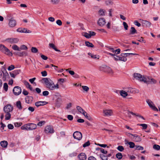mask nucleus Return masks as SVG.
I'll return each instance as SVG.
<instances>
[{
    "instance_id": "obj_1",
    "label": "nucleus",
    "mask_w": 160,
    "mask_h": 160,
    "mask_svg": "<svg viewBox=\"0 0 160 160\" xmlns=\"http://www.w3.org/2000/svg\"><path fill=\"white\" fill-rule=\"evenodd\" d=\"M42 80L45 83L47 88L50 90H54V83L50 79L44 78Z\"/></svg>"
},
{
    "instance_id": "obj_2",
    "label": "nucleus",
    "mask_w": 160,
    "mask_h": 160,
    "mask_svg": "<svg viewBox=\"0 0 160 160\" xmlns=\"http://www.w3.org/2000/svg\"><path fill=\"white\" fill-rule=\"evenodd\" d=\"M0 50L2 52L8 55H11V56L12 55V54L10 52V50L4 45L0 44Z\"/></svg>"
},
{
    "instance_id": "obj_3",
    "label": "nucleus",
    "mask_w": 160,
    "mask_h": 160,
    "mask_svg": "<svg viewBox=\"0 0 160 160\" xmlns=\"http://www.w3.org/2000/svg\"><path fill=\"white\" fill-rule=\"evenodd\" d=\"M133 77L135 79L140 81L146 82V78L144 76H142L140 73H135L133 74Z\"/></svg>"
},
{
    "instance_id": "obj_4",
    "label": "nucleus",
    "mask_w": 160,
    "mask_h": 160,
    "mask_svg": "<svg viewBox=\"0 0 160 160\" xmlns=\"http://www.w3.org/2000/svg\"><path fill=\"white\" fill-rule=\"evenodd\" d=\"M54 130L50 125H48L45 127L44 132L47 134H52L54 132Z\"/></svg>"
},
{
    "instance_id": "obj_5",
    "label": "nucleus",
    "mask_w": 160,
    "mask_h": 160,
    "mask_svg": "<svg viewBox=\"0 0 160 160\" xmlns=\"http://www.w3.org/2000/svg\"><path fill=\"white\" fill-rule=\"evenodd\" d=\"M128 134L129 135L128 136L129 137L132 138L135 142H139L141 141V138L137 134H133L130 133H128Z\"/></svg>"
},
{
    "instance_id": "obj_6",
    "label": "nucleus",
    "mask_w": 160,
    "mask_h": 160,
    "mask_svg": "<svg viewBox=\"0 0 160 160\" xmlns=\"http://www.w3.org/2000/svg\"><path fill=\"white\" fill-rule=\"evenodd\" d=\"M22 92V89L20 87L17 86L15 87L13 89V92L15 95H18L21 94Z\"/></svg>"
},
{
    "instance_id": "obj_7",
    "label": "nucleus",
    "mask_w": 160,
    "mask_h": 160,
    "mask_svg": "<svg viewBox=\"0 0 160 160\" xmlns=\"http://www.w3.org/2000/svg\"><path fill=\"white\" fill-rule=\"evenodd\" d=\"M73 136L74 139L78 140H80L82 138V133L78 131L74 132L73 133Z\"/></svg>"
},
{
    "instance_id": "obj_8",
    "label": "nucleus",
    "mask_w": 160,
    "mask_h": 160,
    "mask_svg": "<svg viewBox=\"0 0 160 160\" xmlns=\"http://www.w3.org/2000/svg\"><path fill=\"white\" fill-rule=\"evenodd\" d=\"M5 41L11 44L17 43L19 41V39L17 38H9L6 39Z\"/></svg>"
},
{
    "instance_id": "obj_9",
    "label": "nucleus",
    "mask_w": 160,
    "mask_h": 160,
    "mask_svg": "<svg viewBox=\"0 0 160 160\" xmlns=\"http://www.w3.org/2000/svg\"><path fill=\"white\" fill-rule=\"evenodd\" d=\"M149 106V107L154 111H158V109L154 105L153 102L150 100L147 99L146 100Z\"/></svg>"
},
{
    "instance_id": "obj_10",
    "label": "nucleus",
    "mask_w": 160,
    "mask_h": 160,
    "mask_svg": "<svg viewBox=\"0 0 160 160\" xmlns=\"http://www.w3.org/2000/svg\"><path fill=\"white\" fill-rule=\"evenodd\" d=\"M12 107L9 104L5 106L3 108V110L5 112H10L12 111Z\"/></svg>"
},
{
    "instance_id": "obj_11",
    "label": "nucleus",
    "mask_w": 160,
    "mask_h": 160,
    "mask_svg": "<svg viewBox=\"0 0 160 160\" xmlns=\"http://www.w3.org/2000/svg\"><path fill=\"white\" fill-rule=\"evenodd\" d=\"M146 82H144L145 83L151 84H154L157 83V81L155 79L152 78H148V79L146 78Z\"/></svg>"
},
{
    "instance_id": "obj_12",
    "label": "nucleus",
    "mask_w": 160,
    "mask_h": 160,
    "mask_svg": "<svg viewBox=\"0 0 160 160\" xmlns=\"http://www.w3.org/2000/svg\"><path fill=\"white\" fill-rule=\"evenodd\" d=\"M16 25V22L15 20L13 19H11L9 20L8 22V25L9 27L11 28L14 27Z\"/></svg>"
},
{
    "instance_id": "obj_13",
    "label": "nucleus",
    "mask_w": 160,
    "mask_h": 160,
    "mask_svg": "<svg viewBox=\"0 0 160 160\" xmlns=\"http://www.w3.org/2000/svg\"><path fill=\"white\" fill-rule=\"evenodd\" d=\"M114 59L116 61H121L123 62H126L127 60V58L126 57H122L118 55H116L114 57Z\"/></svg>"
},
{
    "instance_id": "obj_14",
    "label": "nucleus",
    "mask_w": 160,
    "mask_h": 160,
    "mask_svg": "<svg viewBox=\"0 0 160 160\" xmlns=\"http://www.w3.org/2000/svg\"><path fill=\"white\" fill-rule=\"evenodd\" d=\"M5 71H2V72L3 74V75L2 78V80L4 81H5L7 79H8L9 77V74L7 72L6 70L4 69Z\"/></svg>"
},
{
    "instance_id": "obj_15",
    "label": "nucleus",
    "mask_w": 160,
    "mask_h": 160,
    "mask_svg": "<svg viewBox=\"0 0 160 160\" xmlns=\"http://www.w3.org/2000/svg\"><path fill=\"white\" fill-rule=\"evenodd\" d=\"M17 31L19 32H23L26 33H30L31 32V31L27 30L25 28H19L17 29Z\"/></svg>"
},
{
    "instance_id": "obj_16",
    "label": "nucleus",
    "mask_w": 160,
    "mask_h": 160,
    "mask_svg": "<svg viewBox=\"0 0 160 160\" xmlns=\"http://www.w3.org/2000/svg\"><path fill=\"white\" fill-rule=\"evenodd\" d=\"M48 102L45 101H38L35 103V105L37 107L47 104Z\"/></svg>"
},
{
    "instance_id": "obj_17",
    "label": "nucleus",
    "mask_w": 160,
    "mask_h": 160,
    "mask_svg": "<svg viewBox=\"0 0 160 160\" xmlns=\"http://www.w3.org/2000/svg\"><path fill=\"white\" fill-rule=\"evenodd\" d=\"M103 112L104 114V116H111L112 114V112L111 109H104Z\"/></svg>"
},
{
    "instance_id": "obj_18",
    "label": "nucleus",
    "mask_w": 160,
    "mask_h": 160,
    "mask_svg": "<svg viewBox=\"0 0 160 160\" xmlns=\"http://www.w3.org/2000/svg\"><path fill=\"white\" fill-rule=\"evenodd\" d=\"M142 24L143 27H150L151 23L148 21L146 20H142Z\"/></svg>"
},
{
    "instance_id": "obj_19",
    "label": "nucleus",
    "mask_w": 160,
    "mask_h": 160,
    "mask_svg": "<svg viewBox=\"0 0 160 160\" xmlns=\"http://www.w3.org/2000/svg\"><path fill=\"white\" fill-rule=\"evenodd\" d=\"M78 158L80 160H85L87 156L85 153L82 152L78 155Z\"/></svg>"
},
{
    "instance_id": "obj_20",
    "label": "nucleus",
    "mask_w": 160,
    "mask_h": 160,
    "mask_svg": "<svg viewBox=\"0 0 160 160\" xmlns=\"http://www.w3.org/2000/svg\"><path fill=\"white\" fill-rule=\"evenodd\" d=\"M98 23L99 26H102L105 24L106 22L104 18H101L99 19Z\"/></svg>"
},
{
    "instance_id": "obj_21",
    "label": "nucleus",
    "mask_w": 160,
    "mask_h": 160,
    "mask_svg": "<svg viewBox=\"0 0 160 160\" xmlns=\"http://www.w3.org/2000/svg\"><path fill=\"white\" fill-rule=\"evenodd\" d=\"M30 131H32L35 130L37 128L36 124L34 123H29Z\"/></svg>"
},
{
    "instance_id": "obj_22",
    "label": "nucleus",
    "mask_w": 160,
    "mask_h": 160,
    "mask_svg": "<svg viewBox=\"0 0 160 160\" xmlns=\"http://www.w3.org/2000/svg\"><path fill=\"white\" fill-rule=\"evenodd\" d=\"M29 123L24 125L22 126L21 128L22 130H25L27 131H30Z\"/></svg>"
},
{
    "instance_id": "obj_23",
    "label": "nucleus",
    "mask_w": 160,
    "mask_h": 160,
    "mask_svg": "<svg viewBox=\"0 0 160 160\" xmlns=\"http://www.w3.org/2000/svg\"><path fill=\"white\" fill-rule=\"evenodd\" d=\"M0 145L2 147L6 148L7 147L8 143L6 141H2L0 142Z\"/></svg>"
},
{
    "instance_id": "obj_24",
    "label": "nucleus",
    "mask_w": 160,
    "mask_h": 160,
    "mask_svg": "<svg viewBox=\"0 0 160 160\" xmlns=\"http://www.w3.org/2000/svg\"><path fill=\"white\" fill-rule=\"evenodd\" d=\"M24 83L26 86L27 88L29 89L31 91H32L33 89L31 86L29 84V83L27 81H25L24 82Z\"/></svg>"
},
{
    "instance_id": "obj_25",
    "label": "nucleus",
    "mask_w": 160,
    "mask_h": 160,
    "mask_svg": "<svg viewBox=\"0 0 160 160\" xmlns=\"http://www.w3.org/2000/svg\"><path fill=\"white\" fill-rule=\"evenodd\" d=\"M49 47L50 48H52L54 49L55 51L57 52H60V51L57 49L54 44L52 43H50L49 44Z\"/></svg>"
},
{
    "instance_id": "obj_26",
    "label": "nucleus",
    "mask_w": 160,
    "mask_h": 160,
    "mask_svg": "<svg viewBox=\"0 0 160 160\" xmlns=\"http://www.w3.org/2000/svg\"><path fill=\"white\" fill-rule=\"evenodd\" d=\"M104 71L105 72L110 74L113 73V72L111 68L109 67H106L105 68Z\"/></svg>"
},
{
    "instance_id": "obj_27",
    "label": "nucleus",
    "mask_w": 160,
    "mask_h": 160,
    "mask_svg": "<svg viewBox=\"0 0 160 160\" xmlns=\"http://www.w3.org/2000/svg\"><path fill=\"white\" fill-rule=\"evenodd\" d=\"M16 106L17 108L19 110H21L22 109L21 103L20 101H18L16 102Z\"/></svg>"
},
{
    "instance_id": "obj_28",
    "label": "nucleus",
    "mask_w": 160,
    "mask_h": 160,
    "mask_svg": "<svg viewBox=\"0 0 160 160\" xmlns=\"http://www.w3.org/2000/svg\"><path fill=\"white\" fill-rule=\"evenodd\" d=\"M137 55V54L133 53H121L120 54L121 57H127L128 55Z\"/></svg>"
},
{
    "instance_id": "obj_29",
    "label": "nucleus",
    "mask_w": 160,
    "mask_h": 160,
    "mask_svg": "<svg viewBox=\"0 0 160 160\" xmlns=\"http://www.w3.org/2000/svg\"><path fill=\"white\" fill-rule=\"evenodd\" d=\"M12 48L14 50L20 51V48L16 44L13 45L12 46Z\"/></svg>"
},
{
    "instance_id": "obj_30",
    "label": "nucleus",
    "mask_w": 160,
    "mask_h": 160,
    "mask_svg": "<svg viewBox=\"0 0 160 160\" xmlns=\"http://www.w3.org/2000/svg\"><path fill=\"white\" fill-rule=\"evenodd\" d=\"M85 44L86 46L88 47L91 48H93L94 47V45H93V44L92 43H91L89 41L85 42Z\"/></svg>"
},
{
    "instance_id": "obj_31",
    "label": "nucleus",
    "mask_w": 160,
    "mask_h": 160,
    "mask_svg": "<svg viewBox=\"0 0 160 160\" xmlns=\"http://www.w3.org/2000/svg\"><path fill=\"white\" fill-rule=\"evenodd\" d=\"M137 32V31L134 27H132L130 30V34H134Z\"/></svg>"
},
{
    "instance_id": "obj_32",
    "label": "nucleus",
    "mask_w": 160,
    "mask_h": 160,
    "mask_svg": "<svg viewBox=\"0 0 160 160\" xmlns=\"http://www.w3.org/2000/svg\"><path fill=\"white\" fill-rule=\"evenodd\" d=\"M120 94L123 97H126L128 95L126 92L123 90L120 91Z\"/></svg>"
},
{
    "instance_id": "obj_33",
    "label": "nucleus",
    "mask_w": 160,
    "mask_h": 160,
    "mask_svg": "<svg viewBox=\"0 0 160 160\" xmlns=\"http://www.w3.org/2000/svg\"><path fill=\"white\" fill-rule=\"evenodd\" d=\"M97 150H100V152L103 154H107L108 151L105 150L104 149L101 148H96Z\"/></svg>"
},
{
    "instance_id": "obj_34",
    "label": "nucleus",
    "mask_w": 160,
    "mask_h": 160,
    "mask_svg": "<svg viewBox=\"0 0 160 160\" xmlns=\"http://www.w3.org/2000/svg\"><path fill=\"white\" fill-rule=\"evenodd\" d=\"M6 113L5 116V119L6 120H9L11 118V115L10 112H5Z\"/></svg>"
},
{
    "instance_id": "obj_35",
    "label": "nucleus",
    "mask_w": 160,
    "mask_h": 160,
    "mask_svg": "<svg viewBox=\"0 0 160 160\" xmlns=\"http://www.w3.org/2000/svg\"><path fill=\"white\" fill-rule=\"evenodd\" d=\"M137 125H138L139 126H142V129H146L148 127V126L147 124H137Z\"/></svg>"
},
{
    "instance_id": "obj_36",
    "label": "nucleus",
    "mask_w": 160,
    "mask_h": 160,
    "mask_svg": "<svg viewBox=\"0 0 160 160\" xmlns=\"http://www.w3.org/2000/svg\"><path fill=\"white\" fill-rule=\"evenodd\" d=\"M100 157L102 160H108L107 156H106L103 154H100Z\"/></svg>"
},
{
    "instance_id": "obj_37",
    "label": "nucleus",
    "mask_w": 160,
    "mask_h": 160,
    "mask_svg": "<svg viewBox=\"0 0 160 160\" xmlns=\"http://www.w3.org/2000/svg\"><path fill=\"white\" fill-rule=\"evenodd\" d=\"M116 157L117 158L120 159L122 158V155L121 153L118 152L116 154Z\"/></svg>"
},
{
    "instance_id": "obj_38",
    "label": "nucleus",
    "mask_w": 160,
    "mask_h": 160,
    "mask_svg": "<svg viewBox=\"0 0 160 160\" xmlns=\"http://www.w3.org/2000/svg\"><path fill=\"white\" fill-rule=\"evenodd\" d=\"M3 88L5 91H7L8 89V85L7 83H4Z\"/></svg>"
},
{
    "instance_id": "obj_39",
    "label": "nucleus",
    "mask_w": 160,
    "mask_h": 160,
    "mask_svg": "<svg viewBox=\"0 0 160 160\" xmlns=\"http://www.w3.org/2000/svg\"><path fill=\"white\" fill-rule=\"evenodd\" d=\"M83 35L87 38H91L89 33H88L86 32H84L83 33Z\"/></svg>"
},
{
    "instance_id": "obj_40",
    "label": "nucleus",
    "mask_w": 160,
    "mask_h": 160,
    "mask_svg": "<svg viewBox=\"0 0 160 160\" xmlns=\"http://www.w3.org/2000/svg\"><path fill=\"white\" fill-rule=\"evenodd\" d=\"M31 52L34 53H36L38 52V49L35 47H32L31 48Z\"/></svg>"
},
{
    "instance_id": "obj_41",
    "label": "nucleus",
    "mask_w": 160,
    "mask_h": 160,
    "mask_svg": "<svg viewBox=\"0 0 160 160\" xmlns=\"http://www.w3.org/2000/svg\"><path fill=\"white\" fill-rule=\"evenodd\" d=\"M153 148L155 150H158L160 149V146L159 145L155 144L153 146Z\"/></svg>"
},
{
    "instance_id": "obj_42",
    "label": "nucleus",
    "mask_w": 160,
    "mask_h": 160,
    "mask_svg": "<svg viewBox=\"0 0 160 160\" xmlns=\"http://www.w3.org/2000/svg\"><path fill=\"white\" fill-rule=\"evenodd\" d=\"M28 49L27 47L25 45H22L20 48V51L22 50H27Z\"/></svg>"
},
{
    "instance_id": "obj_43",
    "label": "nucleus",
    "mask_w": 160,
    "mask_h": 160,
    "mask_svg": "<svg viewBox=\"0 0 160 160\" xmlns=\"http://www.w3.org/2000/svg\"><path fill=\"white\" fill-rule=\"evenodd\" d=\"M76 108L78 110V111L80 113H82V112L83 111V109L81 108L79 106H77L76 107Z\"/></svg>"
},
{
    "instance_id": "obj_44",
    "label": "nucleus",
    "mask_w": 160,
    "mask_h": 160,
    "mask_svg": "<svg viewBox=\"0 0 160 160\" xmlns=\"http://www.w3.org/2000/svg\"><path fill=\"white\" fill-rule=\"evenodd\" d=\"M45 122L44 121H42L40 122H39L38 124L37 125L41 127L44 124Z\"/></svg>"
},
{
    "instance_id": "obj_45",
    "label": "nucleus",
    "mask_w": 160,
    "mask_h": 160,
    "mask_svg": "<svg viewBox=\"0 0 160 160\" xmlns=\"http://www.w3.org/2000/svg\"><path fill=\"white\" fill-rule=\"evenodd\" d=\"M98 12H99V14L100 15H101V16L104 15V14H104V13H105L104 11L102 9H100L99 11Z\"/></svg>"
},
{
    "instance_id": "obj_46",
    "label": "nucleus",
    "mask_w": 160,
    "mask_h": 160,
    "mask_svg": "<svg viewBox=\"0 0 160 160\" xmlns=\"http://www.w3.org/2000/svg\"><path fill=\"white\" fill-rule=\"evenodd\" d=\"M117 149L120 152L122 151L124 149V148L122 146H119L117 148Z\"/></svg>"
},
{
    "instance_id": "obj_47",
    "label": "nucleus",
    "mask_w": 160,
    "mask_h": 160,
    "mask_svg": "<svg viewBox=\"0 0 160 160\" xmlns=\"http://www.w3.org/2000/svg\"><path fill=\"white\" fill-rule=\"evenodd\" d=\"M134 88H129L128 89L127 91L131 93H133L134 92Z\"/></svg>"
},
{
    "instance_id": "obj_48",
    "label": "nucleus",
    "mask_w": 160,
    "mask_h": 160,
    "mask_svg": "<svg viewBox=\"0 0 160 160\" xmlns=\"http://www.w3.org/2000/svg\"><path fill=\"white\" fill-rule=\"evenodd\" d=\"M136 149L139 150H142L144 148L143 147L140 146H136Z\"/></svg>"
},
{
    "instance_id": "obj_49",
    "label": "nucleus",
    "mask_w": 160,
    "mask_h": 160,
    "mask_svg": "<svg viewBox=\"0 0 160 160\" xmlns=\"http://www.w3.org/2000/svg\"><path fill=\"white\" fill-rule=\"evenodd\" d=\"M128 144L129 145V147L131 148H133L135 146V144L132 142H129Z\"/></svg>"
},
{
    "instance_id": "obj_50",
    "label": "nucleus",
    "mask_w": 160,
    "mask_h": 160,
    "mask_svg": "<svg viewBox=\"0 0 160 160\" xmlns=\"http://www.w3.org/2000/svg\"><path fill=\"white\" fill-rule=\"evenodd\" d=\"M82 87L84 90L87 92H88L89 89V88L87 86H82Z\"/></svg>"
},
{
    "instance_id": "obj_51",
    "label": "nucleus",
    "mask_w": 160,
    "mask_h": 160,
    "mask_svg": "<svg viewBox=\"0 0 160 160\" xmlns=\"http://www.w3.org/2000/svg\"><path fill=\"white\" fill-rule=\"evenodd\" d=\"M99 56L98 55H94V54H92V55L91 56V58H92L93 59H96L97 58L98 59H99Z\"/></svg>"
},
{
    "instance_id": "obj_52",
    "label": "nucleus",
    "mask_w": 160,
    "mask_h": 160,
    "mask_svg": "<svg viewBox=\"0 0 160 160\" xmlns=\"http://www.w3.org/2000/svg\"><path fill=\"white\" fill-rule=\"evenodd\" d=\"M84 116L87 118L88 120L89 121H92V118L88 114H86Z\"/></svg>"
},
{
    "instance_id": "obj_53",
    "label": "nucleus",
    "mask_w": 160,
    "mask_h": 160,
    "mask_svg": "<svg viewBox=\"0 0 160 160\" xmlns=\"http://www.w3.org/2000/svg\"><path fill=\"white\" fill-rule=\"evenodd\" d=\"M90 145V142L89 141L85 142L84 143L83 145V147L84 148H85L86 147Z\"/></svg>"
},
{
    "instance_id": "obj_54",
    "label": "nucleus",
    "mask_w": 160,
    "mask_h": 160,
    "mask_svg": "<svg viewBox=\"0 0 160 160\" xmlns=\"http://www.w3.org/2000/svg\"><path fill=\"white\" fill-rule=\"evenodd\" d=\"M123 24L125 30H127L128 29V26L126 22H123Z\"/></svg>"
},
{
    "instance_id": "obj_55",
    "label": "nucleus",
    "mask_w": 160,
    "mask_h": 160,
    "mask_svg": "<svg viewBox=\"0 0 160 160\" xmlns=\"http://www.w3.org/2000/svg\"><path fill=\"white\" fill-rule=\"evenodd\" d=\"M14 68V66L13 65H12L8 67V69L9 71H11L13 70Z\"/></svg>"
},
{
    "instance_id": "obj_56",
    "label": "nucleus",
    "mask_w": 160,
    "mask_h": 160,
    "mask_svg": "<svg viewBox=\"0 0 160 160\" xmlns=\"http://www.w3.org/2000/svg\"><path fill=\"white\" fill-rule=\"evenodd\" d=\"M21 71L20 70H16L14 71L13 72L14 73V74H15L16 75L19 74Z\"/></svg>"
},
{
    "instance_id": "obj_57",
    "label": "nucleus",
    "mask_w": 160,
    "mask_h": 160,
    "mask_svg": "<svg viewBox=\"0 0 160 160\" xmlns=\"http://www.w3.org/2000/svg\"><path fill=\"white\" fill-rule=\"evenodd\" d=\"M22 123L21 122H15L14 123L15 126L16 127H19L20 126H21L22 125Z\"/></svg>"
},
{
    "instance_id": "obj_58",
    "label": "nucleus",
    "mask_w": 160,
    "mask_h": 160,
    "mask_svg": "<svg viewBox=\"0 0 160 160\" xmlns=\"http://www.w3.org/2000/svg\"><path fill=\"white\" fill-rule=\"evenodd\" d=\"M89 33L90 35V37L96 35V33L94 32L89 31Z\"/></svg>"
},
{
    "instance_id": "obj_59",
    "label": "nucleus",
    "mask_w": 160,
    "mask_h": 160,
    "mask_svg": "<svg viewBox=\"0 0 160 160\" xmlns=\"http://www.w3.org/2000/svg\"><path fill=\"white\" fill-rule=\"evenodd\" d=\"M67 118L69 120L72 121L73 119V117L72 115H68L67 116Z\"/></svg>"
},
{
    "instance_id": "obj_60",
    "label": "nucleus",
    "mask_w": 160,
    "mask_h": 160,
    "mask_svg": "<svg viewBox=\"0 0 160 160\" xmlns=\"http://www.w3.org/2000/svg\"><path fill=\"white\" fill-rule=\"evenodd\" d=\"M21 57H23L24 56H27V53L25 51H23L21 52Z\"/></svg>"
},
{
    "instance_id": "obj_61",
    "label": "nucleus",
    "mask_w": 160,
    "mask_h": 160,
    "mask_svg": "<svg viewBox=\"0 0 160 160\" xmlns=\"http://www.w3.org/2000/svg\"><path fill=\"white\" fill-rule=\"evenodd\" d=\"M49 92L47 91H45L42 92L43 95L44 96H46L49 94Z\"/></svg>"
},
{
    "instance_id": "obj_62",
    "label": "nucleus",
    "mask_w": 160,
    "mask_h": 160,
    "mask_svg": "<svg viewBox=\"0 0 160 160\" xmlns=\"http://www.w3.org/2000/svg\"><path fill=\"white\" fill-rule=\"evenodd\" d=\"M56 23L59 26H61L62 25V23L61 21L60 20H58L56 21Z\"/></svg>"
},
{
    "instance_id": "obj_63",
    "label": "nucleus",
    "mask_w": 160,
    "mask_h": 160,
    "mask_svg": "<svg viewBox=\"0 0 160 160\" xmlns=\"http://www.w3.org/2000/svg\"><path fill=\"white\" fill-rule=\"evenodd\" d=\"M41 73L42 76L43 77L46 76L47 75V72L45 71L41 72Z\"/></svg>"
},
{
    "instance_id": "obj_64",
    "label": "nucleus",
    "mask_w": 160,
    "mask_h": 160,
    "mask_svg": "<svg viewBox=\"0 0 160 160\" xmlns=\"http://www.w3.org/2000/svg\"><path fill=\"white\" fill-rule=\"evenodd\" d=\"M88 160H96V159L94 157L91 156L88 158Z\"/></svg>"
}]
</instances>
